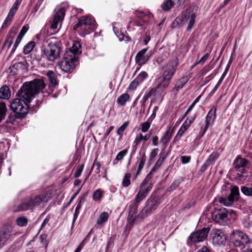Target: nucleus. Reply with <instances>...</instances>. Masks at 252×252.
Here are the masks:
<instances>
[{"label": "nucleus", "mask_w": 252, "mask_h": 252, "mask_svg": "<svg viewBox=\"0 0 252 252\" xmlns=\"http://www.w3.org/2000/svg\"><path fill=\"white\" fill-rule=\"evenodd\" d=\"M81 44L74 41L70 48L66 50L63 60L59 63L60 68L64 72H71L76 66L75 63L81 53Z\"/></svg>", "instance_id": "nucleus-2"}, {"label": "nucleus", "mask_w": 252, "mask_h": 252, "mask_svg": "<svg viewBox=\"0 0 252 252\" xmlns=\"http://www.w3.org/2000/svg\"><path fill=\"white\" fill-rule=\"evenodd\" d=\"M12 232L11 225H8L3 227L0 230V249L3 247L9 240Z\"/></svg>", "instance_id": "nucleus-12"}, {"label": "nucleus", "mask_w": 252, "mask_h": 252, "mask_svg": "<svg viewBox=\"0 0 252 252\" xmlns=\"http://www.w3.org/2000/svg\"><path fill=\"white\" fill-rule=\"evenodd\" d=\"M128 150L127 149L124 150L120 152L117 155L116 160L119 161L122 160L124 157L127 154Z\"/></svg>", "instance_id": "nucleus-44"}, {"label": "nucleus", "mask_w": 252, "mask_h": 252, "mask_svg": "<svg viewBox=\"0 0 252 252\" xmlns=\"http://www.w3.org/2000/svg\"><path fill=\"white\" fill-rule=\"evenodd\" d=\"M211 214L212 219L217 223L223 225L227 223L229 216L228 211L225 208L220 209Z\"/></svg>", "instance_id": "nucleus-9"}, {"label": "nucleus", "mask_w": 252, "mask_h": 252, "mask_svg": "<svg viewBox=\"0 0 252 252\" xmlns=\"http://www.w3.org/2000/svg\"><path fill=\"white\" fill-rule=\"evenodd\" d=\"M129 97V95L127 93H124L118 98L117 103L121 106L125 105Z\"/></svg>", "instance_id": "nucleus-27"}, {"label": "nucleus", "mask_w": 252, "mask_h": 252, "mask_svg": "<svg viewBox=\"0 0 252 252\" xmlns=\"http://www.w3.org/2000/svg\"><path fill=\"white\" fill-rule=\"evenodd\" d=\"M173 4L171 0H167L161 5V8L165 11H168L172 7Z\"/></svg>", "instance_id": "nucleus-40"}, {"label": "nucleus", "mask_w": 252, "mask_h": 252, "mask_svg": "<svg viewBox=\"0 0 252 252\" xmlns=\"http://www.w3.org/2000/svg\"><path fill=\"white\" fill-rule=\"evenodd\" d=\"M179 82H181V83L183 85H185L187 82L188 81V78L187 76H183L181 79L178 80Z\"/></svg>", "instance_id": "nucleus-63"}, {"label": "nucleus", "mask_w": 252, "mask_h": 252, "mask_svg": "<svg viewBox=\"0 0 252 252\" xmlns=\"http://www.w3.org/2000/svg\"><path fill=\"white\" fill-rule=\"evenodd\" d=\"M17 11V10L16 8H13L11 7L7 16L13 19V18L15 13H16Z\"/></svg>", "instance_id": "nucleus-54"}, {"label": "nucleus", "mask_w": 252, "mask_h": 252, "mask_svg": "<svg viewBox=\"0 0 252 252\" xmlns=\"http://www.w3.org/2000/svg\"><path fill=\"white\" fill-rule=\"evenodd\" d=\"M12 20V19L7 16L2 25L1 28L4 29L7 28L10 25Z\"/></svg>", "instance_id": "nucleus-46"}, {"label": "nucleus", "mask_w": 252, "mask_h": 252, "mask_svg": "<svg viewBox=\"0 0 252 252\" xmlns=\"http://www.w3.org/2000/svg\"><path fill=\"white\" fill-rule=\"evenodd\" d=\"M152 134L151 131L147 133L145 135L143 136L142 133L138 134L133 143V146H137L142 141H146L150 137Z\"/></svg>", "instance_id": "nucleus-19"}, {"label": "nucleus", "mask_w": 252, "mask_h": 252, "mask_svg": "<svg viewBox=\"0 0 252 252\" xmlns=\"http://www.w3.org/2000/svg\"><path fill=\"white\" fill-rule=\"evenodd\" d=\"M239 195V188L234 186L231 189V192L227 197H220L219 198V202L226 206L231 205L234 201L238 199Z\"/></svg>", "instance_id": "nucleus-8"}, {"label": "nucleus", "mask_w": 252, "mask_h": 252, "mask_svg": "<svg viewBox=\"0 0 252 252\" xmlns=\"http://www.w3.org/2000/svg\"><path fill=\"white\" fill-rule=\"evenodd\" d=\"M178 186V183L177 182H174L172 184L170 187L168 189L167 191H171L177 188Z\"/></svg>", "instance_id": "nucleus-59"}, {"label": "nucleus", "mask_w": 252, "mask_h": 252, "mask_svg": "<svg viewBox=\"0 0 252 252\" xmlns=\"http://www.w3.org/2000/svg\"><path fill=\"white\" fill-rule=\"evenodd\" d=\"M150 118H149L147 122L143 123L141 124V131L143 132H146L149 129L150 127L151 121H150Z\"/></svg>", "instance_id": "nucleus-38"}, {"label": "nucleus", "mask_w": 252, "mask_h": 252, "mask_svg": "<svg viewBox=\"0 0 252 252\" xmlns=\"http://www.w3.org/2000/svg\"><path fill=\"white\" fill-rule=\"evenodd\" d=\"M7 111L6 104L3 102H0V122L5 118Z\"/></svg>", "instance_id": "nucleus-31"}, {"label": "nucleus", "mask_w": 252, "mask_h": 252, "mask_svg": "<svg viewBox=\"0 0 252 252\" xmlns=\"http://www.w3.org/2000/svg\"><path fill=\"white\" fill-rule=\"evenodd\" d=\"M66 8L64 7L60 6L55 10L53 21L51 25V29L55 30L57 29L59 24H61L65 16Z\"/></svg>", "instance_id": "nucleus-10"}, {"label": "nucleus", "mask_w": 252, "mask_h": 252, "mask_svg": "<svg viewBox=\"0 0 252 252\" xmlns=\"http://www.w3.org/2000/svg\"><path fill=\"white\" fill-rule=\"evenodd\" d=\"M35 44L33 41H30L24 47L23 49V53L25 55L30 54L35 47Z\"/></svg>", "instance_id": "nucleus-30"}, {"label": "nucleus", "mask_w": 252, "mask_h": 252, "mask_svg": "<svg viewBox=\"0 0 252 252\" xmlns=\"http://www.w3.org/2000/svg\"><path fill=\"white\" fill-rule=\"evenodd\" d=\"M61 43L55 40H49L47 45L43 49L42 57L49 62H54L60 57Z\"/></svg>", "instance_id": "nucleus-5"}, {"label": "nucleus", "mask_w": 252, "mask_h": 252, "mask_svg": "<svg viewBox=\"0 0 252 252\" xmlns=\"http://www.w3.org/2000/svg\"><path fill=\"white\" fill-rule=\"evenodd\" d=\"M184 85H183L181 82H179L178 80L175 83L174 90L176 91H179L180 89H181Z\"/></svg>", "instance_id": "nucleus-55"}, {"label": "nucleus", "mask_w": 252, "mask_h": 252, "mask_svg": "<svg viewBox=\"0 0 252 252\" xmlns=\"http://www.w3.org/2000/svg\"><path fill=\"white\" fill-rule=\"evenodd\" d=\"M43 195L25 199L19 206L18 211H22L32 209L34 207L40 205L44 201Z\"/></svg>", "instance_id": "nucleus-7"}, {"label": "nucleus", "mask_w": 252, "mask_h": 252, "mask_svg": "<svg viewBox=\"0 0 252 252\" xmlns=\"http://www.w3.org/2000/svg\"><path fill=\"white\" fill-rule=\"evenodd\" d=\"M150 191V187L147 189L139 187V191L136 195L134 200L139 203L142 200L146 197Z\"/></svg>", "instance_id": "nucleus-17"}, {"label": "nucleus", "mask_w": 252, "mask_h": 252, "mask_svg": "<svg viewBox=\"0 0 252 252\" xmlns=\"http://www.w3.org/2000/svg\"><path fill=\"white\" fill-rule=\"evenodd\" d=\"M128 125V122H125L118 129L117 131V134L120 135V137L121 138L123 135V132L126 128Z\"/></svg>", "instance_id": "nucleus-37"}, {"label": "nucleus", "mask_w": 252, "mask_h": 252, "mask_svg": "<svg viewBox=\"0 0 252 252\" xmlns=\"http://www.w3.org/2000/svg\"><path fill=\"white\" fill-rule=\"evenodd\" d=\"M140 83L136 79L132 81L129 85L128 89L131 90H134L139 86Z\"/></svg>", "instance_id": "nucleus-45"}, {"label": "nucleus", "mask_w": 252, "mask_h": 252, "mask_svg": "<svg viewBox=\"0 0 252 252\" xmlns=\"http://www.w3.org/2000/svg\"><path fill=\"white\" fill-rule=\"evenodd\" d=\"M84 165L83 164L80 165L74 175L75 178H78L81 176V173L84 169Z\"/></svg>", "instance_id": "nucleus-47"}, {"label": "nucleus", "mask_w": 252, "mask_h": 252, "mask_svg": "<svg viewBox=\"0 0 252 252\" xmlns=\"http://www.w3.org/2000/svg\"><path fill=\"white\" fill-rule=\"evenodd\" d=\"M158 149L156 148L155 149H153L150 154V158L151 159H154L157 155L158 152Z\"/></svg>", "instance_id": "nucleus-58"}, {"label": "nucleus", "mask_w": 252, "mask_h": 252, "mask_svg": "<svg viewBox=\"0 0 252 252\" xmlns=\"http://www.w3.org/2000/svg\"><path fill=\"white\" fill-rule=\"evenodd\" d=\"M179 65L178 58H173L162 67V76L157 79V86L156 91H163L168 87L170 80L175 74Z\"/></svg>", "instance_id": "nucleus-3"}, {"label": "nucleus", "mask_w": 252, "mask_h": 252, "mask_svg": "<svg viewBox=\"0 0 252 252\" xmlns=\"http://www.w3.org/2000/svg\"><path fill=\"white\" fill-rule=\"evenodd\" d=\"M148 76L147 73L145 71H142L137 76L136 79L140 83L145 80Z\"/></svg>", "instance_id": "nucleus-39"}, {"label": "nucleus", "mask_w": 252, "mask_h": 252, "mask_svg": "<svg viewBox=\"0 0 252 252\" xmlns=\"http://www.w3.org/2000/svg\"><path fill=\"white\" fill-rule=\"evenodd\" d=\"M11 96L9 88L6 85L3 86L0 89V98L8 99Z\"/></svg>", "instance_id": "nucleus-22"}, {"label": "nucleus", "mask_w": 252, "mask_h": 252, "mask_svg": "<svg viewBox=\"0 0 252 252\" xmlns=\"http://www.w3.org/2000/svg\"><path fill=\"white\" fill-rule=\"evenodd\" d=\"M131 178L130 173H126L123 180L122 185L125 188L127 187L130 184V179Z\"/></svg>", "instance_id": "nucleus-35"}, {"label": "nucleus", "mask_w": 252, "mask_h": 252, "mask_svg": "<svg viewBox=\"0 0 252 252\" xmlns=\"http://www.w3.org/2000/svg\"><path fill=\"white\" fill-rule=\"evenodd\" d=\"M103 194V192L100 189H97L93 193V198L95 201L100 202Z\"/></svg>", "instance_id": "nucleus-32"}, {"label": "nucleus", "mask_w": 252, "mask_h": 252, "mask_svg": "<svg viewBox=\"0 0 252 252\" xmlns=\"http://www.w3.org/2000/svg\"><path fill=\"white\" fill-rule=\"evenodd\" d=\"M226 237L220 229H215L213 232V242L216 245H221L225 242Z\"/></svg>", "instance_id": "nucleus-14"}, {"label": "nucleus", "mask_w": 252, "mask_h": 252, "mask_svg": "<svg viewBox=\"0 0 252 252\" xmlns=\"http://www.w3.org/2000/svg\"><path fill=\"white\" fill-rule=\"evenodd\" d=\"M45 84L42 79H34L23 84L17 94V97L10 103L11 109L17 115V117L23 118L28 112L29 103L34 95L42 91Z\"/></svg>", "instance_id": "nucleus-1"}, {"label": "nucleus", "mask_w": 252, "mask_h": 252, "mask_svg": "<svg viewBox=\"0 0 252 252\" xmlns=\"http://www.w3.org/2000/svg\"><path fill=\"white\" fill-rule=\"evenodd\" d=\"M209 230V228H203L201 230L193 232L189 236V240L194 243L202 242L207 238Z\"/></svg>", "instance_id": "nucleus-11"}, {"label": "nucleus", "mask_w": 252, "mask_h": 252, "mask_svg": "<svg viewBox=\"0 0 252 252\" xmlns=\"http://www.w3.org/2000/svg\"><path fill=\"white\" fill-rule=\"evenodd\" d=\"M189 9V15H188V16L186 17V23H187V22L189 21V24L187 30L188 31H190L192 29L194 25L195 19L196 18V14L192 12L190 8Z\"/></svg>", "instance_id": "nucleus-20"}, {"label": "nucleus", "mask_w": 252, "mask_h": 252, "mask_svg": "<svg viewBox=\"0 0 252 252\" xmlns=\"http://www.w3.org/2000/svg\"><path fill=\"white\" fill-rule=\"evenodd\" d=\"M147 48H144L138 52L135 57V62L140 66L145 64L148 61L150 57L147 55L145 56V54L147 51Z\"/></svg>", "instance_id": "nucleus-15"}, {"label": "nucleus", "mask_w": 252, "mask_h": 252, "mask_svg": "<svg viewBox=\"0 0 252 252\" xmlns=\"http://www.w3.org/2000/svg\"><path fill=\"white\" fill-rule=\"evenodd\" d=\"M155 91H154V89H151L149 93L145 94L143 97V100L144 102L147 101V100L151 96L153 93Z\"/></svg>", "instance_id": "nucleus-49"}, {"label": "nucleus", "mask_w": 252, "mask_h": 252, "mask_svg": "<svg viewBox=\"0 0 252 252\" xmlns=\"http://www.w3.org/2000/svg\"><path fill=\"white\" fill-rule=\"evenodd\" d=\"M18 31V30L16 28L13 27L11 28V29L9 31V32L7 35L6 36V38L8 39L9 40L12 39L15 34H16L17 32Z\"/></svg>", "instance_id": "nucleus-42"}, {"label": "nucleus", "mask_w": 252, "mask_h": 252, "mask_svg": "<svg viewBox=\"0 0 252 252\" xmlns=\"http://www.w3.org/2000/svg\"><path fill=\"white\" fill-rule=\"evenodd\" d=\"M189 14V9H187L179 15L175 20L174 24L176 23L179 26H183L186 24V17Z\"/></svg>", "instance_id": "nucleus-18"}, {"label": "nucleus", "mask_w": 252, "mask_h": 252, "mask_svg": "<svg viewBox=\"0 0 252 252\" xmlns=\"http://www.w3.org/2000/svg\"><path fill=\"white\" fill-rule=\"evenodd\" d=\"M146 157L145 155L144 154L143 155H142L141 161H140V163H139L138 169L137 170L136 174L134 177V179L136 178L137 175L140 173L141 170L143 168L144 165L145 163V161H146Z\"/></svg>", "instance_id": "nucleus-34"}, {"label": "nucleus", "mask_w": 252, "mask_h": 252, "mask_svg": "<svg viewBox=\"0 0 252 252\" xmlns=\"http://www.w3.org/2000/svg\"><path fill=\"white\" fill-rule=\"evenodd\" d=\"M164 59L165 58L163 56H159L156 59V61L158 64H160L163 62Z\"/></svg>", "instance_id": "nucleus-64"}, {"label": "nucleus", "mask_w": 252, "mask_h": 252, "mask_svg": "<svg viewBox=\"0 0 252 252\" xmlns=\"http://www.w3.org/2000/svg\"><path fill=\"white\" fill-rule=\"evenodd\" d=\"M248 162L249 161L247 159L243 158L240 156H238L234 161V164L236 168H245L247 166Z\"/></svg>", "instance_id": "nucleus-21"}, {"label": "nucleus", "mask_w": 252, "mask_h": 252, "mask_svg": "<svg viewBox=\"0 0 252 252\" xmlns=\"http://www.w3.org/2000/svg\"><path fill=\"white\" fill-rule=\"evenodd\" d=\"M28 30V28L26 26H23L18 35L23 37Z\"/></svg>", "instance_id": "nucleus-57"}, {"label": "nucleus", "mask_w": 252, "mask_h": 252, "mask_svg": "<svg viewBox=\"0 0 252 252\" xmlns=\"http://www.w3.org/2000/svg\"><path fill=\"white\" fill-rule=\"evenodd\" d=\"M230 238L233 245L241 250L245 248L250 242L249 236L239 229L232 231L230 234Z\"/></svg>", "instance_id": "nucleus-6"}, {"label": "nucleus", "mask_w": 252, "mask_h": 252, "mask_svg": "<svg viewBox=\"0 0 252 252\" xmlns=\"http://www.w3.org/2000/svg\"><path fill=\"white\" fill-rule=\"evenodd\" d=\"M96 28V23L93 17L86 15L79 19L78 23L74 26V30L80 32V35L84 36L93 32Z\"/></svg>", "instance_id": "nucleus-4"}, {"label": "nucleus", "mask_w": 252, "mask_h": 252, "mask_svg": "<svg viewBox=\"0 0 252 252\" xmlns=\"http://www.w3.org/2000/svg\"><path fill=\"white\" fill-rule=\"evenodd\" d=\"M172 134V131L170 127L167 130L163 137L160 140V142L163 145L164 147H166V144L168 143L170 139H171Z\"/></svg>", "instance_id": "nucleus-23"}, {"label": "nucleus", "mask_w": 252, "mask_h": 252, "mask_svg": "<svg viewBox=\"0 0 252 252\" xmlns=\"http://www.w3.org/2000/svg\"><path fill=\"white\" fill-rule=\"evenodd\" d=\"M152 178L151 177L150 175H147L145 179L142 181L139 187L145 189L149 188V187H150L151 190L153 186L151 181Z\"/></svg>", "instance_id": "nucleus-25"}, {"label": "nucleus", "mask_w": 252, "mask_h": 252, "mask_svg": "<svg viewBox=\"0 0 252 252\" xmlns=\"http://www.w3.org/2000/svg\"><path fill=\"white\" fill-rule=\"evenodd\" d=\"M16 120V117L14 115H10L8 117L6 123L8 124H13V123Z\"/></svg>", "instance_id": "nucleus-53"}, {"label": "nucleus", "mask_w": 252, "mask_h": 252, "mask_svg": "<svg viewBox=\"0 0 252 252\" xmlns=\"http://www.w3.org/2000/svg\"><path fill=\"white\" fill-rule=\"evenodd\" d=\"M241 191L246 195L251 196L252 195V187L248 188L244 186L241 188Z\"/></svg>", "instance_id": "nucleus-43"}, {"label": "nucleus", "mask_w": 252, "mask_h": 252, "mask_svg": "<svg viewBox=\"0 0 252 252\" xmlns=\"http://www.w3.org/2000/svg\"><path fill=\"white\" fill-rule=\"evenodd\" d=\"M47 76L52 86H56L57 84V76L52 71H48L47 72Z\"/></svg>", "instance_id": "nucleus-28"}, {"label": "nucleus", "mask_w": 252, "mask_h": 252, "mask_svg": "<svg viewBox=\"0 0 252 252\" xmlns=\"http://www.w3.org/2000/svg\"><path fill=\"white\" fill-rule=\"evenodd\" d=\"M210 56V54L207 53L205 54L200 59V60L196 63V64H203L207 60L209 57Z\"/></svg>", "instance_id": "nucleus-48"}, {"label": "nucleus", "mask_w": 252, "mask_h": 252, "mask_svg": "<svg viewBox=\"0 0 252 252\" xmlns=\"http://www.w3.org/2000/svg\"><path fill=\"white\" fill-rule=\"evenodd\" d=\"M186 130L187 129H186V128H184V127L181 126L176 136V137L180 138Z\"/></svg>", "instance_id": "nucleus-56"}, {"label": "nucleus", "mask_w": 252, "mask_h": 252, "mask_svg": "<svg viewBox=\"0 0 252 252\" xmlns=\"http://www.w3.org/2000/svg\"><path fill=\"white\" fill-rule=\"evenodd\" d=\"M152 178L151 177L150 175H147L145 179L142 181L139 187L145 189L149 188V187H150L151 190L153 186L151 181Z\"/></svg>", "instance_id": "nucleus-24"}, {"label": "nucleus", "mask_w": 252, "mask_h": 252, "mask_svg": "<svg viewBox=\"0 0 252 252\" xmlns=\"http://www.w3.org/2000/svg\"><path fill=\"white\" fill-rule=\"evenodd\" d=\"M158 106H156L154 107V109L153 110L152 114L151 116V117L149 118L150 119H151L152 120H153V119H154L155 118L156 115V112L158 111Z\"/></svg>", "instance_id": "nucleus-62"}, {"label": "nucleus", "mask_w": 252, "mask_h": 252, "mask_svg": "<svg viewBox=\"0 0 252 252\" xmlns=\"http://www.w3.org/2000/svg\"><path fill=\"white\" fill-rule=\"evenodd\" d=\"M191 157L190 156H183L181 157V160L183 164H187L190 162Z\"/></svg>", "instance_id": "nucleus-51"}, {"label": "nucleus", "mask_w": 252, "mask_h": 252, "mask_svg": "<svg viewBox=\"0 0 252 252\" xmlns=\"http://www.w3.org/2000/svg\"><path fill=\"white\" fill-rule=\"evenodd\" d=\"M216 118V109L212 108L208 112L206 117V125L204 128L203 134H204L207 130L209 126L211 123L213 122Z\"/></svg>", "instance_id": "nucleus-16"}, {"label": "nucleus", "mask_w": 252, "mask_h": 252, "mask_svg": "<svg viewBox=\"0 0 252 252\" xmlns=\"http://www.w3.org/2000/svg\"><path fill=\"white\" fill-rule=\"evenodd\" d=\"M109 215L107 212H103L99 215L97 220V224L101 225L103 223L107 221Z\"/></svg>", "instance_id": "nucleus-29"}, {"label": "nucleus", "mask_w": 252, "mask_h": 252, "mask_svg": "<svg viewBox=\"0 0 252 252\" xmlns=\"http://www.w3.org/2000/svg\"><path fill=\"white\" fill-rule=\"evenodd\" d=\"M160 203V199L158 198L150 199L147 201V208L141 212L140 215L142 217H144V213L147 216L150 215L154 210H155L158 205Z\"/></svg>", "instance_id": "nucleus-13"}, {"label": "nucleus", "mask_w": 252, "mask_h": 252, "mask_svg": "<svg viewBox=\"0 0 252 252\" xmlns=\"http://www.w3.org/2000/svg\"><path fill=\"white\" fill-rule=\"evenodd\" d=\"M114 128V126H111L109 128L106 130L105 133L104 134V138H106L109 135L111 131Z\"/></svg>", "instance_id": "nucleus-60"}, {"label": "nucleus", "mask_w": 252, "mask_h": 252, "mask_svg": "<svg viewBox=\"0 0 252 252\" xmlns=\"http://www.w3.org/2000/svg\"><path fill=\"white\" fill-rule=\"evenodd\" d=\"M13 124H8L7 123H5L3 124L1 128L3 129L4 131L9 132L14 129Z\"/></svg>", "instance_id": "nucleus-41"}, {"label": "nucleus", "mask_w": 252, "mask_h": 252, "mask_svg": "<svg viewBox=\"0 0 252 252\" xmlns=\"http://www.w3.org/2000/svg\"><path fill=\"white\" fill-rule=\"evenodd\" d=\"M159 168L156 166V165H154L153 168L151 169L150 172L147 174L148 175H150L151 177L152 178L153 174L154 172H156Z\"/></svg>", "instance_id": "nucleus-61"}, {"label": "nucleus", "mask_w": 252, "mask_h": 252, "mask_svg": "<svg viewBox=\"0 0 252 252\" xmlns=\"http://www.w3.org/2000/svg\"><path fill=\"white\" fill-rule=\"evenodd\" d=\"M13 43L12 39L9 40L7 38H5L3 45L2 46V49L4 48L7 45V49H9Z\"/></svg>", "instance_id": "nucleus-52"}, {"label": "nucleus", "mask_w": 252, "mask_h": 252, "mask_svg": "<svg viewBox=\"0 0 252 252\" xmlns=\"http://www.w3.org/2000/svg\"><path fill=\"white\" fill-rule=\"evenodd\" d=\"M16 223L20 226H26L28 223V220L24 217H19L16 219Z\"/></svg>", "instance_id": "nucleus-36"}, {"label": "nucleus", "mask_w": 252, "mask_h": 252, "mask_svg": "<svg viewBox=\"0 0 252 252\" xmlns=\"http://www.w3.org/2000/svg\"><path fill=\"white\" fill-rule=\"evenodd\" d=\"M219 156L220 154L218 153L214 152L208 157L206 162L209 165H211L215 162L219 157Z\"/></svg>", "instance_id": "nucleus-33"}, {"label": "nucleus", "mask_w": 252, "mask_h": 252, "mask_svg": "<svg viewBox=\"0 0 252 252\" xmlns=\"http://www.w3.org/2000/svg\"><path fill=\"white\" fill-rule=\"evenodd\" d=\"M224 76H225V74L223 73L222 75L221 76V77L220 78V79L219 81V82L217 83V84L214 87L213 89L212 90V91L211 92V94H214L216 91V90L218 89V88L220 86V84L221 83V81H222V80L223 79V78H224Z\"/></svg>", "instance_id": "nucleus-50"}, {"label": "nucleus", "mask_w": 252, "mask_h": 252, "mask_svg": "<svg viewBox=\"0 0 252 252\" xmlns=\"http://www.w3.org/2000/svg\"><path fill=\"white\" fill-rule=\"evenodd\" d=\"M139 203L133 200L129 205V216L132 218L137 213V210L139 206Z\"/></svg>", "instance_id": "nucleus-26"}]
</instances>
